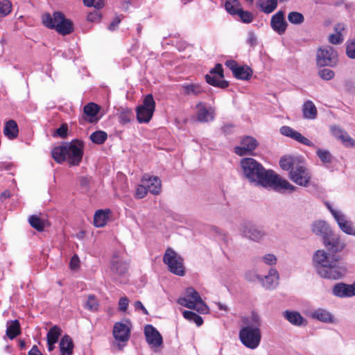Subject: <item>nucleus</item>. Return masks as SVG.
<instances>
[{
    "label": "nucleus",
    "mask_w": 355,
    "mask_h": 355,
    "mask_svg": "<svg viewBox=\"0 0 355 355\" xmlns=\"http://www.w3.org/2000/svg\"><path fill=\"white\" fill-rule=\"evenodd\" d=\"M243 322L245 326L239 331V339L245 347L255 349L259 346L261 340V317L253 312L250 317L244 318Z\"/></svg>",
    "instance_id": "7ed1b4c3"
},
{
    "label": "nucleus",
    "mask_w": 355,
    "mask_h": 355,
    "mask_svg": "<svg viewBox=\"0 0 355 355\" xmlns=\"http://www.w3.org/2000/svg\"><path fill=\"white\" fill-rule=\"evenodd\" d=\"M60 355H72L73 343L69 335H64L60 340Z\"/></svg>",
    "instance_id": "393cba45"
},
{
    "label": "nucleus",
    "mask_w": 355,
    "mask_h": 355,
    "mask_svg": "<svg viewBox=\"0 0 355 355\" xmlns=\"http://www.w3.org/2000/svg\"><path fill=\"white\" fill-rule=\"evenodd\" d=\"M337 61V53L331 46H325L318 50L316 62L318 66L334 67L336 64Z\"/></svg>",
    "instance_id": "6e6552de"
},
{
    "label": "nucleus",
    "mask_w": 355,
    "mask_h": 355,
    "mask_svg": "<svg viewBox=\"0 0 355 355\" xmlns=\"http://www.w3.org/2000/svg\"><path fill=\"white\" fill-rule=\"evenodd\" d=\"M225 64L232 71L236 79L248 80L252 76V70L250 67L247 65H239L235 60H227Z\"/></svg>",
    "instance_id": "9b49d317"
},
{
    "label": "nucleus",
    "mask_w": 355,
    "mask_h": 355,
    "mask_svg": "<svg viewBox=\"0 0 355 355\" xmlns=\"http://www.w3.org/2000/svg\"><path fill=\"white\" fill-rule=\"evenodd\" d=\"M155 103L151 94H148L144 99L143 103L138 106L136 111H155Z\"/></svg>",
    "instance_id": "c9c22d12"
},
{
    "label": "nucleus",
    "mask_w": 355,
    "mask_h": 355,
    "mask_svg": "<svg viewBox=\"0 0 355 355\" xmlns=\"http://www.w3.org/2000/svg\"><path fill=\"white\" fill-rule=\"evenodd\" d=\"M284 318L294 325L300 326L303 324L304 318L297 311H286L284 312Z\"/></svg>",
    "instance_id": "2f4dec72"
},
{
    "label": "nucleus",
    "mask_w": 355,
    "mask_h": 355,
    "mask_svg": "<svg viewBox=\"0 0 355 355\" xmlns=\"http://www.w3.org/2000/svg\"><path fill=\"white\" fill-rule=\"evenodd\" d=\"M67 130H68L67 125L62 124L59 128L57 129L56 133L60 137L64 138L67 136Z\"/></svg>",
    "instance_id": "0e129e2a"
},
{
    "label": "nucleus",
    "mask_w": 355,
    "mask_h": 355,
    "mask_svg": "<svg viewBox=\"0 0 355 355\" xmlns=\"http://www.w3.org/2000/svg\"><path fill=\"white\" fill-rule=\"evenodd\" d=\"M316 154L323 164H330L333 161V156L329 150L319 148Z\"/></svg>",
    "instance_id": "37998d69"
},
{
    "label": "nucleus",
    "mask_w": 355,
    "mask_h": 355,
    "mask_svg": "<svg viewBox=\"0 0 355 355\" xmlns=\"http://www.w3.org/2000/svg\"><path fill=\"white\" fill-rule=\"evenodd\" d=\"M28 221L30 225L38 232H43L45 227L50 225L47 220L42 218L37 215H31L28 217Z\"/></svg>",
    "instance_id": "a878e982"
},
{
    "label": "nucleus",
    "mask_w": 355,
    "mask_h": 355,
    "mask_svg": "<svg viewBox=\"0 0 355 355\" xmlns=\"http://www.w3.org/2000/svg\"><path fill=\"white\" fill-rule=\"evenodd\" d=\"M61 329L58 326L54 325L49 329V331L47 333V341H50L51 343H57L58 338L61 335Z\"/></svg>",
    "instance_id": "a19ab883"
},
{
    "label": "nucleus",
    "mask_w": 355,
    "mask_h": 355,
    "mask_svg": "<svg viewBox=\"0 0 355 355\" xmlns=\"http://www.w3.org/2000/svg\"><path fill=\"white\" fill-rule=\"evenodd\" d=\"M335 220L343 232L348 235L355 236V226L353 222L348 220L343 212L340 215L337 214Z\"/></svg>",
    "instance_id": "aec40b11"
},
{
    "label": "nucleus",
    "mask_w": 355,
    "mask_h": 355,
    "mask_svg": "<svg viewBox=\"0 0 355 355\" xmlns=\"http://www.w3.org/2000/svg\"><path fill=\"white\" fill-rule=\"evenodd\" d=\"M139 123H148L153 117V112H136Z\"/></svg>",
    "instance_id": "09e8293b"
},
{
    "label": "nucleus",
    "mask_w": 355,
    "mask_h": 355,
    "mask_svg": "<svg viewBox=\"0 0 355 355\" xmlns=\"http://www.w3.org/2000/svg\"><path fill=\"white\" fill-rule=\"evenodd\" d=\"M270 26L279 35H283L287 28L288 24L285 19L284 12L279 10L273 15L270 20Z\"/></svg>",
    "instance_id": "4468645a"
},
{
    "label": "nucleus",
    "mask_w": 355,
    "mask_h": 355,
    "mask_svg": "<svg viewBox=\"0 0 355 355\" xmlns=\"http://www.w3.org/2000/svg\"><path fill=\"white\" fill-rule=\"evenodd\" d=\"M257 36L255 33L252 31H249L248 33V39L247 42L248 44H250L251 46H254L257 45Z\"/></svg>",
    "instance_id": "680f3d73"
},
{
    "label": "nucleus",
    "mask_w": 355,
    "mask_h": 355,
    "mask_svg": "<svg viewBox=\"0 0 355 355\" xmlns=\"http://www.w3.org/2000/svg\"><path fill=\"white\" fill-rule=\"evenodd\" d=\"M278 5V0H257L256 6L265 14H270L275 11Z\"/></svg>",
    "instance_id": "bb28decb"
},
{
    "label": "nucleus",
    "mask_w": 355,
    "mask_h": 355,
    "mask_svg": "<svg viewBox=\"0 0 355 355\" xmlns=\"http://www.w3.org/2000/svg\"><path fill=\"white\" fill-rule=\"evenodd\" d=\"M177 302L184 307L197 311L202 314L207 313L209 308L199 293L192 287L187 288L185 296L179 297Z\"/></svg>",
    "instance_id": "423d86ee"
},
{
    "label": "nucleus",
    "mask_w": 355,
    "mask_h": 355,
    "mask_svg": "<svg viewBox=\"0 0 355 355\" xmlns=\"http://www.w3.org/2000/svg\"><path fill=\"white\" fill-rule=\"evenodd\" d=\"M225 8L227 12L232 15H236L241 8L239 0H225Z\"/></svg>",
    "instance_id": "58836bf2"
},
{
    "label": "nucleus",
    "mask_w": 355,
    "mask_h": 355,
    "mask_svg": "<svg viewBox=\"0 0 355 355\" xmlns=\"http://www.w3.org/2000/svg\"><path fill=\"white\" fill-rule=\"evenodd\" d=\"M146 342L153 347H159L163 343L162 335L151 324H147L144 328Z\"/></svg>",
    "instance_id": "dca6fc26"
},
{
    "label": "nucleus",
    "mask_w": 355,
    "mask_h": 355,
    "mask_svg": "<svg viewBox=\"0 0 355 355\" xmlns=\"http://www.w3.org/2000/svg\"><path fill=\"white\" fill-rule=\"evenodd\" d=\"M183 316L185 319L190 322H193L198 327H200L203 323V320L201 316L191 311H184Z\"/></svg>",
    "instance_id": "ea45409f"
},
{
    "label": "nucleus",
    "mask_w": 355,
    "mask_h": 355,
    "mask_svg": "<svg viewBox=\"0 0 355 355\" xmlns=\"http://www.w3.org/2000/svg\"><path fill=\"white\" fill-rule=\"evenodd\" d=\"M121 16H116L114 17L113 21L110 23V24L108 26V29L110 31H114L118 25L120 24L121 21Z\"/></svg>",
    "instance_id": "338daca9"
},
{
    "label": "nucleus",
    "mask_w": 355,
    "mask_h": 355,
    "mask_svg": "<svg viewBox=\"0 0 355 355\" xmlns=\"http://www.w3.org/2000/svg\"><path fill=\"white\" fill-rule=\"evenodd\" d=\"M83 3L87 7H94L100 9L104 6L103 0H83Z\"/></svg>",
    "instance_id": "8fccbe9b"
},
{
    "label": "nucleus",
    "mask_w": 355,
    "mask_h": 355,
    "mask_svg": "<svg viewBox=\"0 0 355 355\" xmlns=\"http://www.w3.org/2000/svg\"><path fill=\"white\" fill-rule=\"evenodd\" d=\"M311 230L316 235L322 236L324 241L331 234L329 225L324 220L315 221L311 225Z\"/></svg>",
    "instance_id": "b1692460"
},
{
    "label": "nucleus",
    "mask_w": 355,
    "mask_h": 355,
    "mask_svg": "<svg viewBox=\"0 0 355 355\" xmlns=\"http://www.w3.org/2000/svg\"><path fill=\"white\" fill-rule=\"evenodd\" d=\"M102 116V112H83L80 123L83 125L86 123H96Z\"/></svg>",
    "instance_id": "7c9ffc66"
},
{
    "label": "nucleus",
    "mask_w": 355,
    "mask_h": 355,
    "mask_svg": "<svg viewBox=\"0 0 355 355\" xmlns=\"http://www.w3.org/2000/svg\"><path fill=\"white\" fill-rule=\"evenodd\" d=\"M346 53L352 59H355V38L347 44Z\"/></svg>",
    "instance_id": "603ef678"
},
{
    "label": "nucleus",
    "mask_w": 355,
    "mask_h": 355,
    "mask_svg": "<svg viewBox=\"0 0 355 355\" xmlns=\"http://www.w3.org/2000/svg\"><path fill=\"white\" fill-rule=\"evenodd\" d=\"M214 118V112H198L197 119L200 122H208Z\"/></svg>",
    "instance_id": "3c124183"
},
{
    "label": "nucleus",
    "mask_w": 355,
    "mask_h": 355,
    "mask_svg": "<svg viewBox=\"0 0 355 355\" xmlns=\"http://www.w3.org/2000/svg\"><path fill=\"white\" fill-rule=\"evenodd\" d=\"M301 162H299L298 159L291 156L283 157L279 161L281 168L285 171L291 170L292 168L296 166V164H299Z\"/></svg>",
    "instance_id": "72a5a7b5"
},
{
    "label": "nucleus",
    "mask_w": 355,
    "mask_h": 355,
    "mask_svg": "<svg viewBox=\"0 0 355 355\" xmlns=\"http://www.w3.org/2000/svg\"><path fill=\"white\" fill-rule=\"evenodd\" d=\"M129 304V300L126 297H121L119 302V310L121 311H125Z\"/></svg>",
    "instance_id": "052dcab7"
},
{
    "label": "nucleus",
    "mask_w": 355,
    "mask_h": 355,
    "mask_svg": "<svg viewBox=\"0 0 355 355\" xmlns=\"http://www.w3.org/2000/svg\"><path fill=\"white\" fill-rule=\"evenodd\" d=\"M288 20L293 24H301L304 22V17L302 13L293 11L288 15Z\"/></svg>",
    "instance_id": "c03bdc74"
},
{
    "label": "nucleus",
    "mask_w": 355,
    "mask_h": 355,
    "mask_svg": "<svg viewBox=\"0 0 355 355\" xmlns=\"http://www.w3.org/2000/svg\"><path fill=\"white\" fill-rule=\"evenodd\" d=\"M263 262L268 265L272 266L277 263V258L272 254H267L262 257Z\"/></svg>",
    "instance_id": "4d7b16f0"
},
{
    "label": "nucleus",
    "mask_w": 355,
    "mask_h": 355,
    "mask_svg": "<svg viewBox=\"0 0 355 355\" xmlns=\"http://www.w3.org/2000/svg\"><path fill=\"white\" fill-rule=\"evenodd\" d=\"M223 69L220 64H216L215 67L210 70L209 73L205 76V79L208 84L225 89L228 87L229 83L223 80Z\"/></svg>",
    "instance_id": "1a4fd4ad"
},
{
    "label": "nucleus",
    "mask_w": 355,
    "mask_h": 355,
    "mask_svg": "<svg viewBox=\"0 0 355 355\" xmlns=\"http://www.w3.org/2000/svg\"><path fill=\"white\" fill-rule=\"evenodd\" d=\"M86 307L92 311H94L97 309L98 307V302L94 296L90 295L89 296L87 302H86Z\"/></svg>",
    "instance_id": "5fc2aeb1"
},
{
    "label": "nucleus",
    "mask_w": 355,
    "mask_h": 355,
    "mask_svg": "<svg viewBox=\"0 0 355 355\" xmlns=\"http://www.w3.org/2000/svg\"><path fill=\"white\" fill-rule=\"evenodd\" d=\"M290 178L297 184L306 187L310 181L311 175L308 169L300 163L292 168L290 171Z\"/></svg>",
    "instance_id": "9d476101"
},
{
    "label": "nucleus",
    "mask_w": 355,
    "mask_h": 355,
    "mask_svg": "<svg viewBox=\"0 0 355 355\" xmlns=\"http://www.w3.org/2000/svg\"><path fill=\"white\" fill-rule=\"evenodd\" d=\"M318 76L322 80H330L334 78V77L335 76V73L333 70H331L330 69L324 68V69L319 70Z\"/></svg>",
    "instance_id": "de8ad7c7"
},
{
    "label": "nucleus",
    "mask_w": 355,
    "mask_h": 355,
    "mask_svg": "<svg viewBox=\"0 0 355 355\" xmlns=\"http://www.w3.org/2000/svg\"><path fill=\"white\" fill-rule=\"evenodd\" d=\"M182 92L185 95H198L203 89L198 84H185L182 86Z\"/></svg>",
    "instance_id": "4c0bfd02"
},
{
    "label": "nucleus",
    "mask_w": 355,
    "mask_h": 355,
    "mask_svg": "<svg viewBox=\"0 0 355 355\" xmlns=\"http://www.w3.org/2000/svg\"><path fill=\"white\" fill-rule=\"evenodd\" d=\"M79 262H80V260H79L78 257L76 254L73 255L71 257L70 263H69L70 268L71 270H77L79 267Z\"/></svg>",
    "instance_id": "e2e57ef3"
},
{
    "label": "nucleus",
    "mask_w": 355,
    "mask_h": 355,
    "mask_svg": "<svg viewBox=\"0 0 355 355\" xmlns=\"http://www.w3.org/2000/svg\"><path fill=\"white\" fill-rule=\"evenodd\" d=\"M83 142L74 139L62 146L55 147L52 151V157L59 164L67 162L70 166H78L83 156Z\"/></svg>",
    "instance_id": "20e7f679"
},
{
    "label": "nucleus",
    "mask_w": 355,
    "mask_h": 355,
    "mask_svg": "<svg viewBox=\"0 0 355 355\" xmlns=\"http://www.w3.org/2000/svg\"><path fill=\"white\" fill-rule=\"evenodd\" d=\"M312 318L323 322H332V315L327 310L319 309L312 313Z\"/></svg>",
    "instance_id": "473e14b6"
},
{
    "label": "nucleus",
    "mask_w": 355,
    "mask_h": 355,
    "mask_svg": "<svg viewBox=\"0 0 355 355\" xmlns=\"http://www.w3.org/2000/svg\"><path fill=\"white\" fill-rule=\"evenodd\" d=\"M330 130L332 135L337 139L341 140V141L345 146H354L355 141L344 130L336 125L331 126Z\"/></svg>",
    "instance_id": "5701e85b"
},
{
    "label": "nucleus",
    "mask_w": 355,
    "mask_h": 355,
    "mask_svg": "<svg viewBox=\"0 0 355 355\" xmlns=\"http://www.w3.org/2000/svg\"><path fill=\"white\" fill-rule=\"evenodd\" d=\"M302 111H317V110L312 101H307L303 105Z\"/></svg>",
    "instance_id": "69168bd1"
},
{
    "label": "nucleus",
    "mask_w": 355,
    "mask_h": 355,
    "mask_svg": "<svg viewBox=\"0 0 355 355\" xmlns=\"http://www.w3.org/2000/svg\"><path fill=\"white\" fill-rule=\"evenodd\" d=\"M20 333V324L17 320L8 322L6 335L13 339Z\"/></svg>",
    "instance_id": "f704fd0d"
},
{
    "label": "nucleus",
    "mask_w": 355,
    "mask_h": 355,
    "mask_svg": "<svg viewBox=\"0 0 355 355\" xmlns=\"http://www.w3.org/2000/svg\"><path fill=\"white\" fill-rule=\"evenodd\" d=\"M89 138L93 143L96 144H102L107 139V135L104 131L98 130L92 133Z\"/></svg>",
    "instance_id": "79ce46f5"
},
{
    "label": "nucleus",
    "mask_w": 355,
    "mask_h": 355,
    "mask_svg": "<svg viewBox=\"0 0 355 355\" xmlns=\"http://www.w3.org/2000/svg\"><path fill=\"white\" fill-rule=\"evenodd\" d=\"M332 292L334 295L339 297L355 296V284L338 283L334 286Z\"/></svg>",
    "instance_id": "f3484780"
},
{
    "label": "nucleus",
    "mask_w": 355,
    "mask_h": 355,
    "mask_svg": "<svg viewBox=\"0 0 355 355\" xmlns=\"http://www.w3.org/2000/svg\"><path fill=\"white\" fill-rule=\"evenodd\" d=\"M240 165L243 177L255 185L270 187L277 191L288 190L293 192L296 188L274 171L266 170L261 163L252 157L241 159Z\"/></svg>",
    "instance_id": "f257e3e1"
},
{
    "label": "nucleus",
    "mask_w": 355,
    "mask_h": 355,
    "mask_svg": "<svg viewBox=\"0 0 355 355\" xmlns=\"http://www.w3.org/2000/svg\"><path fill=\"white\" fill-rule=\"evenodd\" d=\"M13 164L8 162H0V172L3 171H10L12 169Z\"/></svg>",
    "instance_id": "774afa93"
},
{
    "label": "nucleus",
    "mask_w": 355,
    "mask_h": 355,
    "mask_svg": "<svg viewBox=\"0 0 355 355\" xmlns=\"http://www.w3.org/2000/svg\"><path fill=\"white\" fill-rule=\"evenodd\" d=\"M258 146L255 138L251 136H245L241 140V146L234 148V153L240 156L250 153Z\"/></svg>",
    "instance_id": "f8f14e48"
},
{
    "label": "nucleus",
    "mask_w": 355,
    "mask_h": 355,
    "mask_svg": "<svg viewBox=\"0 0 355 355\" xmlns=\"http://www.w3.org/2000/svg\"><path fill=\"white\" fill-rule=\"evenodd\" d=\"M241 231L243 236L254 241H259L266 236L265 232L261 229L250 223L244 224Z\"/></svg>",
    "instance_id": "2eb2a0df"
},
{
    "label": "nucleus",
    "mask_w": 355,
    "mask_h": 355,
    "mask_svg": "<svg viewBox=\"0 0 355 355\" xmlns=\"http://www.w3.org/2000/svg\"><path fill=\"white\" fill-rule=\"evenodd\" d=\"M148 191V189L146 188L145 184H140L137 187L136 197L139 199L143 198L146 196Z\"/></svg>",
    "instance_id": "6e6d98bb"
},
{
    "label": "nucleus",
    "mask_w": 355,
    "mask_h": 355,
    "mask_svg": "<svg viewBox=\"0 0 355 355\" xmlns=\"http://www.w3.org/2000/svg\"><path fill=\"white\" fill-rule=\"evenodd\" d=\"M101 107L95 103H89L83 107V111H101Z\"/></svg>",
    "instance_id": "bf43d9fd"
},
{
    "label": "nucleus",
    "mask_w": 355,
    "mask_h": 355,
    "mask_svg": "<svg viewBox=\"0 0 355 355\" xmlns=\"http://www.w3.org/2000/svg\"><path fill=\"white\" fill-rule=\"evenodd\" d=\"M143 184H145L148 191L153 194H158L161 189V180L156 176H150L145 174L141 179Z\"/></svg>",
    "instance_id": "412c9836"
},
{
    "label": "nucleus",
    "mask_w": 355,
    "mask_h": 355,
    "mask_svg": "<svg viewBox=\"0 0 355 355\" xmlns=\"http://www.w3.org/2000/svg\"><path fill=\"white\" fill-rule=\"evenodd\" d=\"M323 243L325 247L331 252L333 254L342 252L346 246L345 241L341 240L338 235L333 234L327 238H325Z\"/></svg>",
    "instance_id": "ddd939ff"
},
{
    "label": "nucleus",
    "mask_w": 355,
    "mask_h": 355,
    "mask_svg": "<svg viewBox=\"0 0 355 355\" xmlns=\"http://www.w3.org/2000/svg\"><path fill=\"white\" fill-rule=\"evenodd\" d=\"M19 130L17 123L14 120L8 121L3 128V134L9 139H13L18 135Z\"/></svg>",
    "instance_id": "cd10ccee"
},
{
    "label": "nucleus",
    "mask_w": 355,
    "mask_h": 355,
    "mask_svg": "<svg viewBox=\"0 0 355 355\" xmlns=\"http://www.w3.org/2000/svg\"><path fill=\"white\" fill-rule=\"evenodd\" d=\"M280 132L283 135L291 137L298 142L308 146H313V144L307 138L302 135L299 132L295 131L294 129L288 126H282L280 128Z\"/></svg>",
    "instance_id": "a211bd4d"
},
{
    "label": "nucleus",
    "mask_w": 355,
    "mask_h": 355,
    "mask_svg": "<svg viewBox=\"0 0 355 355\" xmlns=\"http://www.w3.org/2000/svg\"><path fill=\"white\" fill-rule=\"evenodd\" d=\"M131 112H120L118 114V119L122 125H125L128 123L130 122L132 120V116L130 115Z\"/></svg>",
    "instance_id": "864d4df0"
},
{
    "label": "nucleus",
    "mask_w": 355,
    "mask_h": 355,
    "mask_svg": "<svg viewBox=\"0 0 355 355\" xmlns=\"http://www.w3.org/2000/svg\"><path fill=\"white\" fill-rule=\"evenodd\" d=\"M101 18V15L99 11L95 10L94 12H91L87 15V19L89 21H99Z\"/></svg>",
    "instance_id": "13d9d810"
},
{
    "label": "nucleus",
    "mask_w": 355,
    "mask_h": 355,
    "mask_svg": "<svg viewBox=\"0 0 355 355\" xmlns=\"http://www.w3.org/2000/svg\"><path fill=\"white\" fill-rule=\"evenodd\" d=\"M113 335L116 340L126 342L130 338V330L125 324L116 322L114 326Z\"/></svg>",
    "instance_id": "4be33fe9"
},
{
    "label": "nucleus",
    "mask_w": 355,
    "mask_h": 355,
    "mask_svg": "<svg viewBox=\"0 0 355 355\" xmlns=\"http://www.w3.org/2000/svg\"><path fill=\"white\" fill-rule=\"evenodd\" d=\"M163 261L167 265L169 271L172 273L179 276L184 275V260L172 248H168L166 249L163 257Z\"/></svg>",
    "instance_id": "0eeeda50"
},
{
    "label": "nucleus",
    "mask_w": 355,
    "mask_h": 355,
    "mask_svg": "<svg viewBox=\"0 0 355 355\" xmlns=\"http://www.w3.org/2000/svg\"><path fill=\"white\" fill-rule=\"evenodd\" d=\"M313 264L316 272L322 278L341 279L346 273L345 266L340 261V257L324 250H318L313 257Z\"/></svg>",
    "instance_id": "f03ea898"
},
{
    "label": "nucleus",
    "mask_w": 355,
    "mask_h": 355,
    "mask_svg": "<svg viewBox=\"0 0 355 355\" xmlns=\"http://www.w3.org/2000/svg\"><path fill=\"white\" fill-rule=\"evenodd\" d=\"M128 265L125 261H123L118 258H114L112 261L111 270L113 273L118 275H123L127 272Z\"/></svg>",
    "instance_id": "c85d7f7f"
},
{
    "label": "nucleus",
    "mask_w": 355,
    "mask_h": 355,
    "mask_svg": "<svg viewBox=\"0 0 355 355\" xmlns=\"http://www.w3.org/2000/svg\"><path fill=\"white\" fill-rule=\"evenodd\" d=\"M12 5L8 0H0V18L4 17L11 12Z\"/></svg>",
    "instance_id": "a18cd8bd"
},
{
    "label": "nucleus",
    "mask_w": 355,
    "mask_h": 355,
    "mask_svg": "<svg viewBox=\"0 0 355 355\" xmlns=\"http://www.w3.org/2000/svg\"><path fill=\"white\" fill-rule=\"evenodd\" d=\"M42 24L46 28L55 29L58 33L66 35L73 31V24L71 20L65 18L63 13L56 11L52 15L47 12L42 17Z\"/></svg>",
    "instance_id": "39448f33"
},
{
    "label": "nucleus",
    "mask_w": 355,
    "mask_h": 355,
    "mask_svg": "<svg viewBox=\"0 0 355 355\" xmlns=\"http://www.w3.org/2000/svg\"><path fill=\"white\" fill-rule=\"evenodd\" d=\"M336 33L331 34L329 37V41L333 44H339L343 41V37L341 31L344 30L343 24H337L334 27Z\"/></svg>",
    "instance_id": "e433bc0d"
},
{
    "label": "nucleus",
    "mask_w": 355,
    "mask_h": 355,
    "mask_svg": "<svg viewBox=\"0 0 355 355\" xmlns=\"http://www.w3.org/2000/svg\"><path fill=\"white\" fill-rule=\"evenodd\" d=\"M236 15L239 17L242 22L245 24H249L252 22L254 18L253 15L251 12L243 10L242 8H241V10L238 11Z\"/></svg>",
    "instance_id": "49530a36"
},
{
    "label": "nucleus",
    "mask_w": 355,
    "mask_h": 355,
    "mask_svg": "<svg viewBox=\"0 0 355 355\" xmlns=\"http://www.w3.org/2000/svg\"><path fill=\"white\" fill-rule=\"evenodd\" d=\"M257 278L262 282L263 286L267 289L275 288L278 284L279 274L276 269L271 268L268 275L262 278L261 275H256Z\"/></svg>",
    "instance_id": "6ab92c4d"
},
{
    "label": "nucleus",
    "mask_w": 355,
    "mask_h": 355,
    "mask_svg": "<svg viewBox=\"0 0 355 355\" xmlns=\"http://www.w3.org/2000/svg\"><path fill=\"white\" fill-rule=\"evenodd\" d=\"M110 214V209L98 210L94 216V225L97 227H102L105 226L107 222L109 214Z\"/></svg>",
    "instance_id": "c756f323"
}]
</instances>
